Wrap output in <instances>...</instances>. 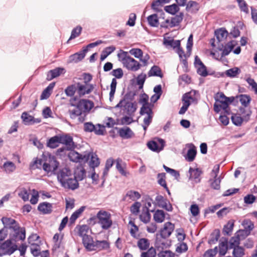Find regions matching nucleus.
I'll return each instance as SVG.
<instances>
[{
    "instance_id": "19",
    "label": "nucleus",
    "mask_w": 257,
    "mask_h": 257,
    "mask_svg": "<svg viewBox=\"0 0 257 257\" xmlns=\"http://www.w3.org/2000/svg\"><path fill=\"white\" fill-rule=\"evenodd\" d=\"M82 243L88 251L94 250V244L93 238L90 235L84 236L82 237Z\"/></svg>"
},
{
    "instance_id": "36",
    "label": "nucleus",
    "mask_w": 257,
    "mask_h": 257,
    "mask_svg": "<svg viewBox=\"0 0 257 257\" xmlns=\"http://www.w3.org/2000/svg\"><path fill=\"white\" fill-rule=\"evenodd\" d=\"M65 93L68 97H73L75 93L77 92L76 83L68 85L64 90Z\"/></svg>"
},
{
    "instance_id": "5",
    "label": "nucleus",
    "mask_w": 257,
    "mask_h": 257,
    "mask_svg": "<svg viewBox=\"0 0 257 257\" xmlns=\"http://www.w3.org/2000/svg\"><path fill=\"white\" fill-rule=\"evenodd\" d=\"M90 156V153L85 152L83 154H79L75 151H71L68 155L70 160L76 163H86L89 159Z\"/></svg>"
},
{
    "instance_id": "28",
    "label": "nucleus",
    "mask_w": 257,
    "mask_h": 257,
    "mask_svg": "<svg viewBox=\"0 0 257 257\" xmlns=\"http://www.w3.org/2000/svg\"><path fill=\"white\" fill-rule=\"evenodd\" d=\"M189 179L194 180L196 182H199V177L202 174V171L199 168L193 169L191 167L189 170Z\"/></svg>"
},
{
    "instance_id": "8",
    "label": "nucleus",
    "mask_w": 257,
    "mask_h": 257,
    "mask_svg": "<svg viewBox=\"0 0 257 257\" xmlns=\"http://www.w3.org/2000/svg\"><path fill=\"white\" fill-rule=\"evenodd\" d=\"M1 221L4 225L3 228H5V230L10 229L16 231L19 228V226H20L19 223L16 220L11 217H3Z\"/></svg>"
},
{
    "instance_id": "39",
    "label": "nucleus",
    "mask_w": 257,
    "mask_h": 257,
    "mask_svg": "<svg viewBox=\"0 0 257 257\" xmlns=\"http://www.w3.org/2000/svg\"><path fill=\"white\" fill-rule=\"evenodd\" d=\"M215 101H225L229 103H231L234 100V97H228L226 96L222 92L218 93L215 97Z\"/></svg>"
},
{
    "instance_id": "42",
    "label": "nucleus",
    "mask_w": 257,
    "mask_h": 257,
    "mask_svg": "<svg viewBox=\"0 0 257 257\" xmlns=\"http://www.w3.org/2000/svg\"><path fill=\"white\" fill-rule=\"evenodd\" d=\"M165 215L164 211L157 210L154 214V219L156 222L162 223L165 220Z\"/></svg>"
},
{
    "instance_id": "27",
    "label": "nucleus",
    "mask_w": 257,
    "mask_h": 257,
    "mask_svg": "<svg viewBox=\"0 0 257 257\" xmlns=\"http://www.w3.org/2000/svg\"><path fill=\"white\" fill-rule=\"evenodd\" d=\"M38 210L44 214H49L52 211V205L46 202L41 203L38 206Z\"/></svg>"
},
{
    "instance_id": "47",
    "label": "nucleus",
    "mask_w": 257,
    "mask_h": 257,
    "mask_svg": "<svg viewBox=\"0 0 257 257\" xmlns=\"http://www.w3.org/2000/svg\"><path fill=\"white\" fill-rule=\"evenodd\" d=\"M91 159L89 162V166L93 169L99 166L100 164L99 159L95 154H90Z\"/></svg>"
},
{
    "instance_id": "33",
    "label": "nucleus",
    "mask_w": 257,
    "mask_h": 257,
    "mask_svg": "<svg viewBox=\"0 0 257 257\" xmlns=\"http://www.w3.org/2000/svg\"><path fill=\"white\" fill-rule=\"evenodd\" d=\"M127 197L130 200L135 201L136 200L139 199L141 198V194L138 191L130 190L127 191L125 196L123 197L122 200L123 201H125L127 200Z\"/></svg>"
},
{
    "instance_id": "21",
    "label": "nucleus",
    "mask_w": 257,
    "mask_h": 257,
    "mask_svg": "<svg viewBox=\"0 0 257 257\" xmlns=\"http://www.w3.org/2000/svg\"><path fill=\"white\" fill-rule=\"evenodd\" d=\"M158 235L159 234L157 233V239L155 244V247L157 250L160 251L161 250H164V249L169 248L171 246V242L168 241L159 239L158 237Z\"/></svg>"
},
{
    "instance_id": "6",
    "label": "nucleus",
    "mask_w": 257,
    "mask_h": 257,
    "mask_svg": "<svg viewBox=\"0 0 257 257\" xmlns=\"http://www.w3.org/2000/svg\"><path fill=\"white\" fill-rule=\"evenodd\" d=\"M178 5L180 6H186V10L187 12L192 14L196 13L199 10V4L193 1H190L186 4V0H176Z\"/></svg>"
},
{
    "instance_id": "22",
    "label": "nucleus",
    "mask_w": 257,
    "mask_h": 257,
    "mask_svg": "<svg viewBox=\"0 0 257 257\" xmlns=\"http://www.w3.org/2000/svg\"><path fill=\"white\" fill-rule=\"evenodd\" d=\"M228 35V32L225 28H220L215 31V35L218 44H221L222 42L225 40Z\"/></svg>"
},
{
    "instance_id": "54",
    "label": "nucleus",
    "mask_w": 257,
    "mask_h": 257,
    "mask_svg": "<svg viewBox=\"0 0 257 257\" xmlns=\"http://www.w3.org/2000/svg\"><path fill=\"white\" fill-rule=\"evenodd\" d=\"M147 78V75L146 74L142 73L138 75L137 76V84L139 85V89H142L143 88L144 84Z\"/></svg>"
},
{
    "instance_id": "10",
    "label": "nucleus",
    "mask_w": 257,
    "mask_h": 257,
    "mask_svg": "<svg viewBox=\"0 0 257 257\" xmlns=\"http://www.w3.org/2000/svg\"><path fill=\"white\" fill-rule=\"evenodd\" d=\"M175 228L174 224L170 222H166L164 226L160 230L159 235L163 239L168 238L172 234Z\"/></svg>"
},
{
    "instance_id": "62",
    "label": "nucleus",
    "mask_w": 257,
    "mask_h": 257,
    "mask_svg": "<svg viewBox=\"0 0 257 257\" xmlns=\"http://www.w3.org/2000/svg\"><path fill=\"white\" fill-rule=\"evenodd\" d=\"M141 115H144L147 114V115L153 114V111L151 107L150 106V104H143L142 107L140 110Z\"/></svg>"
},
{
    "instance_id": "1",
    "label": "nucleus",
    "mask_w": 257,
    "mask_h": 257,
    "mask_svg": "<svg viewBox=\"0 0 257 257\" xmlns=\"http://www.w3.org/2000/svg\"><path fill=\"white\" fill-rule=\"evenodd\" d=\"M59 166V162L56 157L48 152H44L40 158H35L30 165L33 169H40L42 167L46 173H55Z\"/></svg>"
},
{
    "instance_id": "29",
    "label": "nucleus",
    "mask_w": 257,
    "mask_h": 257,
    "mask_svg": "<svg viewBox=\"0 0 257 257\" xmlns=\"http://www.w3.org/2000/svg\"><path fill=\"white\" fill-rule=\"evenodd\" d=\"M118 134L120 137L125 139H130L134 136V133L128 127L120 128Z\"/></svg>"
},
{
    "instance_id": "61",
    "label": "nucleus",
    "mask_w": 257,
    "mask_h": 257,
    "mask_svg": "<svg viewBox=\"0 0 257 257\" xmlns=\"http://www.w3.org/2000/svg\"><path fill=\"white\" fill-rule=\"evenodd\" d=\"M234 226L233 222L229 221L226 225L224 226L223 232L224 234L230 235L232 231Z\"/></svg>"
},
{
    "instance_id": "40",
    "label": "nucleus",
    "mask_w": 257,
    "mask_h": 257,
    "mask_svg": "<svg viewBox=\"0 0 257 257\" xmlns=\"http://www.w3.org/2000/svg\"><path fill=\"white\" fill-rule=\"evenodd\" d=\"M135 95V93L134 92L131 91L127 92L124 96V98L119 101V103L115 106V108L122 107L123 103L125 102V99L132 100L134 98Z\"/></svg>"
},
{
    "instance_id": "31",
    "label": "nucleus",
    "mask_w": 257,
    "mask_h": 257,
    "mask_svg": "<svg viewBox=\"0 0 257 257\" xmlns=\"http://www.w3.org/2000/svg\"><path fill=\"white\" fill-rule=\"evenodd\" d=\"M153 212V210L143 209L142 213L140 215L141 220L145 223H148L151 219V215L150 212Z\"/></svg>"
},
{
    "instance_id": "64",
    "label": "nucleus",
    "mask_w": 257,
    "mask_h": 257,
    "mask_svg": "<svg viewBox=\"0 0 257 257\" xmlns=\"http://www.w3.org/2000/svg\"><path fill=\"white\" fill-rule=\"evenodd\" d=\"M238 6L241 11L243 12L245 14L249 13L248 5L244 0H236Z\"/></svg>"
},
{
    "instance_id": "48",
    "label": "nucleus",
    "mask_w": 257,
    "mask_h": 257,
    "mask_svg": "<svg viewBox=\"0 0 257 257\" xmlns=\"http://www.w3.org/2000/svg\"><path fill=\"white\" fill-rule=\"evenodd\" d=\"M220 233L219 229H215L211 234V237L208 241V243L210 244H215L220 237Z\"/></svg>"
},
{
    "instance_id": "2",
    "label": "nucleus",
    "mask_w": 257,
    "mask_h": 257,
    "mask_svg": "<svg viewBox=\"0 0 257 257\" xmlns=\"http://www.w3.org/2000/svg\"><path fill=\"white\" fill-rule=\"evenodd\" d=\"M118 53L117 57L120 61L128 70L136 72L142 66V65L133 58L128 55V53L122 50Z\"/></svg>"
},
{
    "instance_id": "13",
    "label": "nucleus",
    "mask_w": 257,
    "mask_h": 257,
    "mask_svg": "<svg viewBox=\"0 0 257 257\" xmlns=\"http://www.w3.org/2000/svg\"><path fill=\"white\" fill-rule=\"evenodd\" d=\"M157 204L160 207L165 209L168 211H172L173 207L170 202L162 195H157L155 198Z\"/></svg>"
},
{
    "instance_id": "35",
    "label": "nucleus",
    "mask_w": 257,
    "mask_h": 257,
    "mask_svg": "<svg viewBox=\"0 0 257 257\" xmlns=\"http://www.w3.org/2000/svg\"><path fill=\"white\" fill-rule=\"evenodd\" d=\"M228 240L227 239L224 238V240H221L219 243V253L221 256L224 255L228 249Z\"/></svg>"
},
{
    "instance_id": "51",
    "label": "nucleus",
    "mask_w": 257,
    "mask_h": 257,
    "mask_svg": "<svg viewBox=\"0 0 257 257\" xmlns=\"http://www.w3.org/2000/svg\"><path fill=\"white\" fill-rule=\"evenodd\" d=\"M149 240L147 238H141L138 241V246L141 250L147 249L149 247Z\"/></svg>"
},
{
    "instance_id": "14",
    "label": "nucleus",
    "mask_w": 257,
    "mask_h": 257,
    "mask_svg": "<svg viewBox=\"0 0 257 257\" xmlns=\"http://www.w3.org/2000/svg\"><path fill=\"white\" fill-rule=\"evenodd\" d=\"M72 176L71 170L68 168L60 169L57 174V178L61 185L68 178Z\"/></svg>"
},
{
    "instance_id": "43",
    "label": "nucleus",
    "mask_w": 257,
    "mask_h": 257,
    "mask_svg": "<svg viewBox=\"0 0 257 257\" xmlns=\"http://www.w3.org/2000/svg\"><path fill=\"white\" fill-rule=\"evenodd\" d=\"M147 20L150 26L153 27H157L159 25V20L157 14H153L147 18Z\"/></svg>"
},
{
    "instance_id": "44",
    "label": "nucleus",
    "mask_w": 257,
    "mask_h": 257,
    "mask_svg": "<svg viewBox=\"0 0 257 257\" xmlns=\"http://www.w3.org/2000/svg\"><path fill=\"white\" fill-rule=\"evenodd\" d=\"M241 72L240 69L238 67H233L228 69L225 72L227 76L230 78H234L237 76Z\"/></svg>"
},
{
    "instance_id": "9",
    "label": "nucleus",
    "mask_w": 257,
    "mask_h": 257,
    "mask_svg": "<svg viewBox=\"0 0 257 257\" xmlns=\"http://www.w3.org/2000/svg\"><path fill=\"white\" fill-rule=\"evenodd\" d=\"M194 66L196 69L197 73L202 77H206L208 75L206 66L203 63L198 56H195Z\"/></svg>"
},
{
    "instance_id": "63",
    "label": "nucleus",
    "mask_w": 257,
    "mask_h": 257,
    "mask_svg": "<svg viewBox=\"0 0 257 257\" xmlns=\"http://www.w3.org/2000/svg\"><path fill=\"white\" fill-rule=\"evenodd\" d=\"M156 249L153 247H150L147 251L143 252L141 253V257H156Z\"/></svg>"
},
{
    "instance_id": "59",
    "label": "nucleus",
    "mask_w": 257,
    "mask_h": 257,
    "mask_svg": "<svg viewBox=\"0 0 257 257\" xmlns=\"http://www.w3.org/2000/svg\"><path fill=\"white\" fill-rule=\"evenodd\" d=\"M232 254L234 257H242L244 254V249L243 247L237 246L233 248Z\"/></svg>"
},
{
    "instance_id": "26",
    "label": "nucleus",
    "mask_w": 257,
    "mask_h": 257,
    "mask_svg": "<svg viewBox=\"0 0 257 257\" xmlns=\"http://www.w3.org/2000/svg\"><path fill=\"white\" fill-rule=\"evenodd\" d=\"M190 148L188 150L186 155L185 156V159L188 162H191L194 160L197 151L195 146L192 144H189Z\"/></svg>"
},
{
    "instance_id": "18",
    "label": "nucleus",
    "mask_w": 257,
    "mask_h": 257,
    "mask_svg": "<svg viewBox=\"0 0 257 257\" xmlns=\"http://www.w3.org/2000/svg\"><path fill=\"white\" fill-rule=\"evenodd\" d=\"M62 186L65 188L74 190L78 188L79 183L78 182V180L75 178V177L72 178L71 176L66 180Z\"/></svg>"
},
{
    "instance_id": "7",
    "label": "nucleus",
    "mask_w": 257,
    "mask_h": 257,
    "mask_svg": "<svg viewBox=\"0 0 257 257\" xmlns=\"http://www.w3.org/2000/svg\"><path fill=\"white\" fill-rule=\"evenodd\" d=\"M77 93L79 96L90 93L94 89L93 85L87 82H78L76 83Z\"/></svg>"
},
{
    "instance_id": "34",
    "label": "nucleus",
    "mask_w": 257,
    "mask_h": 257,
    "mask_svg": "<svg viewBox=\"0 0 257 257\" xmlns=\"http://www.w3.org/2000/svg\"><path fill=\"white\" fill-rule=\"evenodd\" d=\"M247 223L246 225H247ZM243 225H245V221L243 222ZM254 227L253 224L250 221L249 224L247 226H244L245 230H239L237 232V237L239 238L240 236H243L244 233H245L246 235H248L250 233V231L253 229Z\"/></svg>"
},
{
    "instance_id": "45",
    "label": "nucleus",
    "mask_w": 257,
    "mask_h": 257,
    "mask_svg": "<svg viewBox=\"0 0 257 257\" xmlns=\"http://www.w3.org/2000/svg\"><path fill=\"white\" fill-rule=\"evenodd\" d=\"M211 188L218 190L220 188L221 179L220 177L213 178L209 180Z\"/></svg>"
},
{
    "instance_id": "12",
    "label": "nucleus",
    "mask_w": 257,
    "mask_h": 257,
    "mask_svg": "<svg viewBox=\"0 0 257 257\" xmlns=\"http://www.w3.org/2000/svg\"><path fill=\"white\" fill-rule=\"evenodd\" d=\"M76 106L79 108L82 112H88L94 106V103L89 100L82 99L78 102Z\"/></svg>"
},
{
    "instance_id": "32",
    "label": "nucleus",
    "mask_w": 257,
    "mask_h": 257,
    "mask_svg": "<svg viewBox=\"0 0 257 257\" xmlns=\"http://www.w3.org/2000/svg\"><path fill=\"white\" fill-rule=\"evenodd\" d=\"M183 16V13H180L179 15H177L174 17L172 18L169 27L170 28H173L175 26H178L180 24V23L182 21Z\"/></svg>"
},
{
    "instance_id": "16",
    "label": "nucleus",
    "mask_w": 257,
    "mask_h": 257,
    "mask_svg": "<svg viewBox=\"0 0 257 257\" xmlns=\"http://www.w3.org/2000/svg\"><path fill=\"white\" fill-rule=\"evenodd\" d=\"M230 103L225 101H218L216 100L214 104V110L216 113H219L221 110H224V112L229 114L228 105Z\"/></svg>"
},
{
    "instance_id": "56",
    "label": "nucleus",
    "mask_w": 257,
    "mask_h": 257,
    "mask_svg": "<svg viewBox=\"0 0 257 257\" xmlns=\"http://www.w3.org/2000/svg\"><path fill=\"white\" fill-rule=\"evenodd\" d=\"M165 10L166 12L170 14L175 15L179 11V8L178 5L173 4L170 6H166L165 7Z\"/></svg>"
},
{
    "instance_id": "24",
    "label": "nucleus",
    "mask_w": 257,
    "mask_h": 257,
    "mask_svg": "<svg viewBox=\"0 0 257 257\" xmlns=\"http://www.w3.org/2000/svg\"><path fill=\"white\" fill-rule=\"evenodd\" d=\"M86 52L83 49L78 52L75 53L69 56V62L70 63H78L81 61L85 56Z\"/></svg>"
},
{
    "instance_id": "58",
    "label": "nucleus",
    "mask_w": 257,
    "mask_h": 257,
    "mask_svg": "<svg viewBox=\"0 0 257 257\" xmlns=\"http://www.w3.org/2000/svg\"><path fill=\"white\" fill-rule=\"evenodd\" d=\"M117 81L115 78H112L110 84V91L109 92V100L112 101L114 98V95L116 90Z\"/></svg>"
},
{
    "instance_id": "15",
    "label": "nucleus",
    "mask_w": 257,
    "mask_h": 257,
    "mask_svg": "<svg viewBox=\"0 0 257 257\" xmlns=\"http://www.w3.org/2000/svg\"><path fill=\"white\" fill-rule=\"evenodd\" d=\"M234 41H229L226 45H224L223 43L218 44V49L222 51L221 56H225L228 55L235 46Z\"/></svg>"
},
{
    "instance_id": "50",
    "label": "nucleus",
    "mask_w": 257,
    "mask_h": 257,
    "mask_svg": "<svg viewBox=\"0 0 257 257\" xmlns=\"http://www.w3.org/2000/svg\"><path fill=\"white\" fill-rule=\"evenodd\" d=\"M164 44L166 46H170L173 48H177L178 47L180 46V41L179 40H174L173 39L172 40H167L165 39L164 41Z\"/></svg>"
},
{
    "instance_id": "37",
    "label": "nucleus",
    "mask_w": 257,
    "mask_h": 257,
    "mask_svg": "<svg viewBox=\"0 0 257 257\" xmlns=\"http://www.w3.org/2000/svg\"><path fill=\"white\" fill-rule=\"evenodd\" d=\"M60 137L58 136H55L51 138L47 143V147L52 149L56 148L60 143Z\"/></svg>"
},
{
    "instance_id": "57",
    "label": "nucleus",
    "mask_w": 257,
    "mask_h": 257,
    "mask_svg": "<svg viewBox=\"0 0 257 257\" xmlns=\"http://www.w3.org/2000/svg\"><path fill=\"white\" fill-rule=\"evenodd\" d=\"M21 118L24 123L26 125L31 124L34 117L30 115L28 112H24L21 115Z\"/></svg>"
},
{
    "instance_id": "17",
    "label": "nucleus",
    "mask_w": 257,
    "mask_h": 257,
    "mask_svg": "<svg viewBox=\"0 0 257 257\" xmlns=\"http://www.w3.org/2000/svg\"><path fill=\"white\" fill-rule=\"evenodd\" d=\"M60 137V143L65 145L68 150H72L75 148L74 143L73 141V138L69 135Z\"/></svg>"
},
{
    "instance_id": "38",
    "label": "nucleus",
    "mask_w": 257,
    "mask_h": 257,
    "mask_svg": "<svg viewBox=\"0 0 257 257\" xmlns=\"http://www.w3.org/2000/svg\"><path fill=\"white\" fill-rule=\"evenodd\" d=\"M115 50V47L113 46H111L105 48L101 52L100 55V60L103 61L107 57L113 52Z\"/></svg>"
},
{
    "instance_id": "23",
    "label": "nucleus",
    "mask_w": 257,
    "mask_h": 257,
    "mask_svg": "<svg viewBox=\"0 0 257 257\" xmlns=\"http://www.w3.org/2000/svg\"><path fill=\"white\" fill-rule=\"evenodd\" d=\"M14 232L13 238L15 241L24 240L26 238V229L25 227H21L16 230H13Z\"/></svg>"
},
{
    "instance_id": "60",
    "label": "nucleus",
    "mask_w": 257,
    "mask_h": 257,
    "mask_svg": "<svg viewBox=\"0 0 257 257\" xmlns=\"http://www.w3.org/2000/svg\"><path fill=\"white\" fill-rule=\"evenodd\" d=\"M158 183L163 188H166L167 185L166 181V174L165 173H159L157 175Z\"/></svg>"
},
{
    "instance_id": "55",
    "label": "nucleus",
    "mask_w": 257,
    "mask_h": 257,
    "mask_svg": "<svg viewBox=\"0 0 257 257\" xmlns=\"http://www.w3.org/2000/svg\"><path fill=\"white\" fill-rule=\"evenodd\" d=\"M82 29V27L80 26H78L74 28L72 30L70 37L68 39L67 43H68L70 40L74 39L75 38L78 37L81 33Z\"/></svg>"
},
{
    "instance_id": "11",
    "label": "nucleus",
    "mask_w": 257,
    "mask_h": 257,
    "mask_svg": "<svg viewBox=\"0 0 257 257\" xmlns=\"http://www.w3.org/2000/svg\"><path fill=\"white\" fill-rule=\"evenodd\" d=\"M158 142L160 146L158 145V143L155 141H149L147 143L148 148L155 152L159 153L161 152L163 150L165 147V142L162 139H158Z\"/></svg>"
},
{
    "instance_id": "30",
    "label": "nucleus",
    "mask_w": 257,
    "mask_h": 257,
    "mask_svg": "<svg viewBox=\"0 0 257 257\" xmlns=\"http://www.w3.org/2000/svg\"><path fill=\"white\" fill-rule=\"evenodd\" d=\"M149 77L157 76L160 78L163 77V74L162 73L161 68L157 65H154L148 73Z\"/></svg>"
},
{
    "instance_id": "49",
    "label": "nucleus",
    "mask_w": 257,
    "mask_h": 257,
    "mask_svg": "<svg viewBox=\"0 0 257 257\" xmlns=\"http://www.w3.org/2000/svg\"><path fill=\"white\" fill-rule=\"evenodd\" d=\"M76 228H78V234L79 236L83 237L84 236L88 235L87 233L89 230V226L87 225H79Z\"/></svg>"
},
{
    "instance_id": "25",
    "label": "nucleus",
    "mask_w": 257,
    "mask_h": 257,
    "mask_svg": "<svg viewBox=\"0 0 257 257\" xmlns=\"http://www.w3.org/2000/svg\"><path fill=\"white\" fill-rule=\"evenodd\" d=\"M122 107H124V110H126V113L128 115H132L134 114L136 111L137 105L136 102H130L125 101V102L123 103Z\"/></svg>"
},
{
    "instance_id": "3",
    "label": "nucleus",
    "mask_w": 257,
    "mask_h": 257,
    "mask_svg": "<svg viewBox=\"0 0 257 257\" xmlns=\"http://www.w3.org/2000/svg\"><path fill=\"white\" fill-rule=\"evenodd\" d=\"M96 217L98 219V223L103 229H108L111 226L112 221L111 215L109 212L100 210L97 213Z\"/></svg>"
},
{
    "instance_id": "52",
    "label": "nucleus",
    "mask_w": 257,
    "mask_h": 257,
    "mask_svg": "<svg viewBox=\"0 0 257 257\" xmlns=\"http://www.w3.org/2000/svg\"><path fill=\"white\" fill-rule=\"evenodd\" d=\"M85 208V206H83L80 207L78 209L74 212L70 218V221L71 223L74 222L80 216V215L83 212Z\"/></svg>"
},
{
    "instance_id": "41",
    "label": "nucleus",
    "mask_w": 257,
    "mask_h": 257,
    "mask_svg": "<svg viewBox=\"0 0 257 257\" xmlns=\"http://www.w3.org/2000/svg\"><path fill=\"white\" fill-rule=\"evenodd\" d=\"M109 248V243L106 240H97L94 244V250L97 249L99 250L106 249Z\"/></svg>"
},
{
    "instance_id": "4",
    "label": "nucleus",
    "mask_w": 257,
    "mask_h": 257,
    "mask_svg": "<svg viewBox=\"0 0 257 257\" xmlns=\"http://www.w3.org/2000/svg\"><path fill=\"white\" fill-rule=\"evenodd\" d=\"M18 250V245L11 239H7L0 244V257L11 255Z\"/></svg>"
},
{
    "instance_id": "20",
    "label": "nucleus",
    "mask_w": 257,
    "mask_h": 257,
    "mask_svg": "<svg viewBox=\"0 0 257 257\" xmlns=\"http://www.w3.org/2000/svg\"><path fill=\"white\" fill-rule=\"evenodd\" d=\"M65 72V69L61 67H57L54 69L50 70L47 74V79L51 80L59 76L61 74Z\"/></svg>"
},
{
    "instance_id": "53",
    "label": "nucleus",
    "mask_w": 257,
    "mask_h": 257,
    "mask_svg": "<svg viewBox=\"0 0 257 257\" xmlns=\"http://www.w3.org/2000/svg\"><path fill=\"white\" fill-rule=\"evenodd\" d=\"M194 98L191 96L190 92L186 93L182 97L183 104L189 106L191 102L194 101Z\"/></svg>"
},
{
    "instance_id": "46",
    "label": "nucleus",
    "mask_w": 257,
    "mask_h": 257,
    "mask_svg": "<svg viewBox=\"0 0 257 257\" xmlns=\"http://www.w3.org/2000/svg\"><path fill=\"white\" fill-rule=\"evenodd\" d=\"M238 97L239 98V101L244 107H246L251 101V98L249 95L246 94H240Z\"/></svg>"
}]
</instances>
